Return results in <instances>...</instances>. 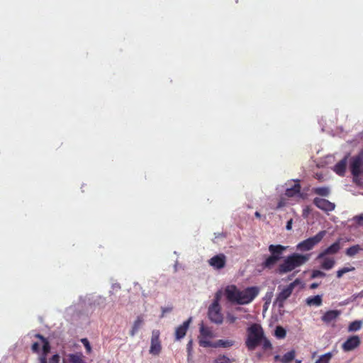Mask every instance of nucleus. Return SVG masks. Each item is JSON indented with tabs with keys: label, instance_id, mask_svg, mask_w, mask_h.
<instances>
[{
	"label": "nucleus",
	"instance_id": "8",
	"mask_svg": "<svg viewBox=\"0 0 363 363\" xmlns=\"http://www.w3.org/2000/svg\"><path fill=\"white\" fill-rule=\"evenodd\" d=\"M160 333L158 330H153L151 337V345L150 353L154 355H158L162 350L161 342L160 340Z\"/></svg>",
	"mask_w": 363,
	"mask_h": 363
},
{
	"label": "nucleus",
	"instance_id": "33",
	"mask_svg": "<svg viewBox=\"0 0 363 363\" xmlns=\"http://www.w3.org/2000/svg\"><path fill=\"white\" fill-rule=\"evenodd\" d=\"M275 335L277 337L284 338L286 336V330L281 326L277 327Z\"/></svg>",
	"mask_w": 363,
	"mask_h": 363
},
{
	"label": "nucleus",
	"instance_id": "14",
	"mask_svg": "<svg viewBox=\"0 0 363 363\" xmlns=\"http://www.w3.org/2000/svg\"><path fill=\"white\" fill-rule=\"evenodd\" d=\"M240 290L234 285L228 286L225 289V296L227 299L230 302L238 303Z\"/></svg>",
	"mask_w": 363,
	"mask_h": 363
},
{
	"label": "nucleus",
	"instance_id": "28",
	"mask_svg": "<svg viewBox=\"0 0 363 363\" xmlns=\"http://www.w3.org/2000/svg\"><path fill=\"white\" fill-rule=\"evenodd\" d=\"M295 357V352L291 350L290 352H286L284 354L281 358V362L282 363H290Z\"/></svg>",
	"mask_w": 363,
	"mask_h": 363
},
{
	"label": "nucleus",
	"instance_id": "21",
	"mask_svg": "<svg viewBox=\"0 0 363 363\" xmlns=\"http://www.w3.org/2000/svg\"><path fill=\"white\" fill-rule=\"evenodd\" d=\"M312 192L320 196L328 197L330 194V189L328 186L315 187L312 189Z\"/></svg>",
	"mask_w": 363,
	"mask_h": 363
},
{
	"label": "nucleus",
	"instance_id": "23",
	"mask_svg": "<svg viewBox=\"0 0 363 363\" xmlns=\"http://www.w3.org/2000/svg\"><path fill=\"white\" fill-rule=\"evenodd\" d=\"M235 341L232 340H218L213 343V347H230L234 345Z\"/></svg>",
	"mask_w": 363,
	"mask_h": 363
},
{
	"label": "nucleus",
	"instance_id": "2",
	"mask_svg": "<svg viewBox=\"0 0 363 363\" xmlns=\"http://www.w3.org/2000/svg\"><path fill=\"white\" fill-rule=\"evenodd\" d=\"M264 337V332L258 323L251 324L246 330L245 346L249 351H253L261 345Z\"/></svg>",
	"mask_w": 363,
	"mask_h": 363
},
{
	"label": "nucleus",
	"instance_id": "45",
	"mask_svg": "<svg viewBox=\"0 0 363 363\" xmlns=\"http://www.w3.org/2000/svg\"><path fill=\"white\" fill-rule=\"evenodd\" d=\"M342 271H343V272L345 274V273H347V272H350L354 271V267H343V268H342Z\"/></svg>",
	"mask_w": 363,
	"mask_h": 363
},
{
	"label": "nucleus",
	"instance_id": "36",
	"mask_svg": "<svg viewBox=\"0 0 363 363\" xmlns=\"http://www.w3.org/2000/svg\"><path fill=\"white\" fill-rule=\"evenodd\" d=\"M325 277V273L320 270H313L311 274L312 278H318V277Z\"/></svg>",
	"mask_w": 363,
	"mask_h": 363
},
{
	"label": "nucleus",
	"instance_id": "17",
	"mask_svg": "<svg viewBox=\"0 0 363 363\" xmlns=\"http://www.w3.org/2000/svg\"><path fill=\"white\" fill-rule=\"evenodd\" d=\"M317 260H321L320 262V267L325 270L331 269L335 264V260L334 257H328V255H325L324 257L318 258Z\"/></svg>",
	"mask_w": 363,
	"mask_h": 363
},
{
	"label": "nucleus",
	"instance_id": "6",
	"mask_svg": "<svg viewBox=\"0 0 363 363\" xmlns=\"http://www.w3.org/2000/svg\"><path fill=\"white\" fill-rule=\"evenodd\" d=\"M259 289L257 286H250L240 291L238 304L244 305L252 302L258 295Z\"/></svg>",
	"mask_w": 363,
	"mask_h": 363
},
{
	"label": "nucleus",
	"instance_id": "41",
	"mask_svg": "<svg viewBox=\"0 0 363 363\" xmlns=\"http://www.w3.org/2000/svg\"><path fill=\"white\" fill-rule=\"evenodd\" d=\"M286 204V201L284 199H281L277 203V208H281Z\"/></svg>",
	"mask_w": 363,
	"mask_h": 363
},
{
	"label": "nucleus",
	"instance_id": "31",
	"mask_svg": "<svg viewBox=\"0 0 363 363\" xmlns=\"http://www.w3.org/2000/svg\"><path fill=\"white\" fill-rule=\"evenodd\" d=\"M206 337H199V343L201 347H213V343L206 339Z\"/></svg>",
	"mask_w": 363,
	"mask_h": 363
},
{
	"label": "nucleus",
	"instance_id": "32",
	"mask_svg": "<svg viewBox=\"0 0 363 363\" xmlns=\"http://www.w3.org/2000/svg\"><path fill=\"white\" fill-rule=\"evenodd\" d=\"M214 363H231V360L225 355H220L215 359Z\"/></svg>",
	"mask_w": 363,
	"mask_h": 363
},
{
	"label": "nucleus",
	"instance_id": "49",
	"mask_svg": "<svg viewBox=\"0 0 363 363\" xmlns=\"http://www.w3.org/2000/svg\"><path fill=\"white\" fill-rule=\"evenodd\" d=\"M255 216L257 217V218H261V214L258 212V211H256L255 213Z\"/></svg>",
	"mask_w": 363,
	"mask_h": 363
},
{
	"label": "nucleus",
	"instance_id": "12",
	"mask_svg": "<svg viewBox=\"0 0 363 363\" xmlns=\"http://www.w3.org/2000/svg\"><path fill=\"white\" fill-rule=\"evenodd\" d=\"M208 264L216 269H220L226 264V257L224 254H218L208 260Z\"/></svg>",
	"mask_w": 363,
	"mask_h": 363
},
{
	"label": "nucleus",
	"instance_id": "9",
	"mask_svg": "<svg viewBox=\"0 0 363 363\" xmlns=\"http://www.w3.org/2000/svg\"><path fill=\"white\" fill-rule=\"evenodd\" d=\"M362 165V158L360 155L352 157L350 168L354 180L362 174L361 167Z\"/></svg>",
	"mask_w": 363,
	"mask_h": 363
},
{
	"label": "nucleus",
	"instance_id": "27",
	"mask_svg": "<svg viewBox=\"0 0 363 363\" xmlns=\"http://www.w3.org/2000/svg\"><path fill=\"white\" fill-rule=\"evenodd\" d=\"M362 320H354L350 323L348 326L349 332H355L361 329L362 327Z\"/></svg>",
	"mask_w": 363,
	"mask_h": 363
},
{
	"label": "nucleus",
	"instance_id": "1",
	"mask_svg": "<svg viewBox=\"0 0 363 363\" xmlns=\"http://www.w3.org/2000/svg\"><path fill=\"white\" fill-rule=\"evenodd\" d=\"M309 257V255L293 253L285 257L283 262L278 265L276 272L280 275L291 272L307 262Z\"/></svg>",
	"mask_w": 363,
	"mask_h": 363
},
{
	"label": "nucleus",
	"instance_id": "24",
	"mask_svg": "<svg viewBox=\"0 0 363 363\" xmlns=\"http://www.w3.org/2000/svg\"><path fill=\"white\" fill-rule=\"evenodd\" d=\"M306 301L308 306H320L323 302L322 297L320 295H316L314 296L308 297V298H307Z\"/></svg>",
	"mask_w": 363,
	"mask_h": 363
},
{
	"label": "nucleus",
	"instance_id": "47",
	"mask_svg": "<svg viewBox=\"0 0 363 363\" xmlns=\"http://www.w3.org/2000/svg\"><path fill=\"white\" fill-rule=\"evenodd\" d=\"M343 274H345V273L343 272V271L342 270V269H340L339 270H337V278H341Z\"/></svg>",
	"mask_w": 363,
	"mask_h": 363
},
{
	"label": "nucleus",
	"instance_id": "10",
	"mask_svg": "<svg viewBox=\"0 0 363 363\" xmlns=\"http://www.w3.org/2000/svg\"><path fill=\"white\" fill-rule=\"evenodd\" d=\"M313 203L317 208L325 212L333 211L335 208V204L334 203H332L325 199L319 197L314 198Z\"/></svg>",
	"mask_w": 363,
	"mask_h": 363
},
{
	"label": "nucleus",
	"instance_id": "51",
	"mask_svg": "<svg viewBox=\"0 0 363 363\" xmlns=\"http://www.w3.org/2000/svg\"><path fill=\"white\" fill-rule=\"evenodd\" d=\"M362 173L363 174V171H362Z\"/></svg>",
	"mask_w": 363,
	"mask_h": 363
},
{
	"label": "nucleus",
	"instance_id": "39",
	"mask_svg": "<svg viewBox=\"0 0 363 363\" xmlns=\"http://www.w3.org/2000/svg\"><path fill=\"white\" fill-rule=\"evenodd\" d=\"M32 351L35 353H38L40 352V345L38 342H34L32 345Z\"/></svg>",
	"mask_w": 363,
	"mask_h": 363
},
{
	"label": "nucleus",
	"instance_id": "4",
	"mask_svg": "<svg viewBox=\"0 0 363 363\" xmlns=\"http://www.w3.org/2000/svg\"><path fill=\"white\" fill-rule=\"evenodd\" d=\"M325 234V230L320 231L315 236L311 237L299 242L296 246V249L301 252L312 250L316 245H318L323 239Z\"/></svg>",
	"mask_w": 363,
	"mask_h": 363
},
{
	"label": "nucleus",
	"instance_id": "35",
	"mask_svg": "<svg viewBox=\"0 0 363 363\" xmlns=\"http://www.w3.org/2000/svg\"><path fill=\"white\" fill-rule=\"evenodd\" d=\"M81 342L83 344V345L84 346V347H85V349L86 350V352L88 354L91 353V347L90 345V343H89V340L86 338H82L81 340Z\"/></svg>",
	"mask_w": 363,
	"mask_h": 363
},
{
	"label": "nucleus",
	"instance_id": "18",
	"mask_svg": "<svg viewBox=\"0 0 363 363\" xmlns=\"http://www.w3.org/2000/svg\"><path fill=\"white\" fill-rule=\"evenodd\" d=\"M346 167L347 157H345L335 165L334 172L340 176H344L346 171Z\"/></svg>",
	"mask_w": 363,
	"mask_h": 363
},
{
	"label": "nucleus",
	"instance_id": "19",
	"mask_svg": "<svg viewBox=\"0 0 363 363\" xmlns=\"http://www.w3.org/2000/svg\"><path fill=\"white\" fill-rule=\"evenodd\" d=\"M301 191V185L299 182L297 181L296 183L290 188H287L285 191V195L287 197H293L296 194H299Z\"/></svg>",
	"mask_w": 363,
	"mask_h": 363
},
{
	"label": "nucleus",
	"instance_id": "15",
	"mask_svg": "<svg viewBox=\"0 0 363 363\" xmlns=\"http://www.w3.org/2000/svg\"><path fill=\"white\" fill-rule=\"evenodd\" d=\"M341 249L340 239L333 243L330 246L325 248L318 255V258L324 257L325 255H335Z\"/></svg>",
	"mask_w": 363,
	"mask_h": 363
},
{
	"label": "nucleus",
	"instance_id": "40",
	"mask_svg": "<svg viewBox=\"0 0 363 363\" xmlns=\"http://www.w3.org/2000/svg\"><path fill=\"white\" fill-rule=\"evenodd\" d=\"M226 319L230 323H233L235 322L237 318L233 315L228 313L226 316Z\"/></svg>",
	"mask_w": 363,
	"mask_h": 363
},
{
	"label": "nucleus",
	"instance_id": "16",
	"mask_svg": "<svg viewBox=\"0 0 363 363\" xmlns=\"http://www.w3.org/2000/svg\"><path fill=\"white\" fill-rule=\"evenodd\" d=\"M341 312L338 310H330L325 312L321 317V320L326 324L335 321L340 315Z\"/></svg>",
	"mask_w": 363,
	"mask_h": 363
},
{
	"label": "nucleus",
	"instance_id": "46",
	"mask_svg": "<svg viewBox=\"0 0 363 363\" xmlns=\"http://www.w3.org/2000/svg\"><path fill=\"white\" fill-rule=\"evenodd\" d=\"M38 363H48L47 358L45 356H40Z\"/></svg>",
	"mask_w": 363,
	"mask_h": 363
},
{
	"label": "nucleus",
	"instance_id": "22",
	"mask_svg": "<svg viewBox=\"0 0 363 363\" xmlns=\"http://www.w3.org/2000/svg\"><path fill=\"white\" fill-rule=\"evenodd\" d=\"M143 323V318L141 316H138L136 320L134 321L131 330L130 331V335L131 337L135 336V335L138 333V330L140 328Z\"/></svg>",
	"mask_w": 363,
	"mask_h": 363
},
{
	"label": "nucleus",
	"instance_id": "25",
	"mask_svg": "<svg viewBox=\"0 0 363 363\" xmlns=\"http://www.w3.org/2000/svg\"><path fill=\"white\" fill-rule=\"evenodd\" d=\"M69 363H85L82 353L69 354L68 355Z\"/></svg>",
	"mask_w": 363,
	"mask_h": 363
},
{
	"label": "nucleus",
	"instance_id": "29",
	"mask_svg": "<svg viewBox=\"0 0 363 363\" xmlns=\"http://www.w3.org/2000/svg\"><path fill=\"white\" fill-rule=\"evenodd\" d=\"M213 333L212 331L206 327L202 325L200 328V337H212Z\"/></svg>",
	"mask_w": 363,
	"mask_h": 363
},
{
	"label": "nucleus",
	"instance_id": "48",
	"mask_svg": "<svg viewBox=\"0 0 363 363\" xmlns=\"http://www.w3.org/2000/svg\"><path fill=\"white\" fill-rule=\"evenodd\" d=\"M318 286V284H316V283H313L311 285V289H315Z\"/></svg>",
	"mask_w": 363,
	"mask_h": 363
},
{
	"label": "nucleus",
	"instance_id": "43",
	"mask_svg": "<svg viewBox=\"0 0 363 363\" xmlns=\"http://www.w3.org/2000/svg\"><path fill=\"white\" fill-rule=\"evenodd\" d=\"M292 223H293V219L291 218L289 220L287 221L286 228L287 230H290L292 228Z\"/></svg>",
	"mask_w": 363,
	"mask_h": 363
},
{
	"label": "nucleus",
	"instance_id": "50",
	"mask_svg": "<svg viewBox=\"0 0 363 363\" xmlns=\"http://www.w3.org/2000/svg\"><path fill=\"white\" fill-rule=\"evenodd\" d=\"M281 357L279 355H276V356L274 357V359H275L276 361H277V360H280V361H281Z\"/></svg>",
	"mask_w": 363,
	"mask_h": 363
},
{
	"label": "nucleus",
	"instance_id": "30",
	"mask_svg": "<svg viewBox=\"0 0 363 363\" xmlns=\"http://www.w3.org/2000/svg\"><path fill=\"white\" fill-rule=\"evenodd\" d=\"M332 357V353L328 352L325 354L321 355L315 363H330Z\"/></svg>",
	"mask_w": 363,
	"mask_h": 363
},
{
	"label": "nucleus",
	"instance_id": "42",
	"mask_svg": "<svg viewBox=\"0 0 363 363\" xmlns=\"http://www.w3.org/2000/svg\"><path fill=\"white\" fill-rule=\"evenodd\" d=\"M162 316H164V315L167 313H169L172 311V307H166V308H162Z\"/></svg>",
	"mask_w": 363,
	"mask_h": 363
},
{
	"label": "nucleus",
	"instance_id": "5",
	"mask_svg": "<svg viewBox=\"0 0 363 363\" xmlns=\"http://www.w3.org/2000/svg\"><path fill=\"white\" fill-rule=\"evenodd\" d=\"M219 296L216 294V298L213 303L209 306L208 315L211 322L216 324L223 323V315L220 313V306L218 303Z\"/></svg>",
	"mask_w": 363,
	"mask_h": 363
},
{
	"label": "nucleus",
	"instance_id": "13",
	"mask_svg": "<svg viewBox=\"0 0 363 363\" xmlns=\"http://www.w3.org/2000/svg\"><path fill=\"white\" fill-rule=\"evenodd\" d=\"M191 320V318H189L188 320H185L182 325L176 328L174 333L176 340L178 341L184 337L189 328Z\"/></svg>",
	"mask_w": 363,
	"mask_h": 363
},
{
	"label": "nucleus",
	"instance_id": "37",
	"mask_svg": "<svg viewBox=\"0 0 363 363\" xmlns=\"http://www.w3.org/2000/svg\"><path fill=\"white\" fill-rule=\"evenodd\" d=\"M353 220L359 225H363V214L356 216L353 218Z\"/></svg>",
	"mask_w": 363,
	"mask_h": 363
},
{
	"label": "nucleus",
	"instance_id": "38",
	"mask_svg": "<svg viewBox=\"0 0 363 363\" xmlns=\"http://www.w3.org/2000/svg\"><path fill=\"white\" fill-rule=\"evenodd\" d=\"M60 357L59 354H54L49 361V363H60Z\"/></svg>",
	"mask_w": 363,
	"mask_h": 363
},
{
	"label": "nucleus",
	"instance_id": "44",
	"mask_svg": "<svg viewBox=\"0 0 363 363\" xmlns=\"http://www.w3.org/2000/svg\"><path fill=\"white\" fill-rule=\"evenodd\" d=\"M192 345H193V341H192V340H190L186 345V350L189 353H190L192 350Z\"/></svg>",
	"mask_w": 363,
	"mask_h": 363
},
{
	"label": "nucleus",
	"instance_id": "3",
	"mask_svg": "<svg viewBox=\"0 0 363 363\" xmlns=\"http://www.w3.org/2000/svg\"><path fill=\"white\" fill-rule=\"evenodd\" d=\"M287 247L281 245H270L269 251L271 255L262 263L263 269H272L281 259V255Z\"/></svg>",
	"mask_w": 363,
	"mask_h": 363
},
{
	"label": "nucleus",
	"instance_id": "20",
	"mask_svg": "<svg viewBox=\"0 0 363 363\" xmlns=\"http://www.w3.org/2000/svg\"><path fill=\"white\" fill-rule=\"evenodd\" d=\"M35 337L40 339L43 343V354L41 356H45L47 358L48 354L50 350V345L48 340L40 334H36Z\"/></svg>",
	"mask_w": 363,
	"mask_h": 363
},
{
	"label": "nucleus",
	"instance_id": "26",
	"mask_svg": "<svg viewBox=\"0 0 363 363\" xmlns=\"http://www.w3.org/2000/svg\"><path fill=\"white\" fill-rule=\"evenodd\" d=\"M361 250H363V248H362L360 245H354L347 249L346 255L349 257H353L359 253Z\"/></svg>",
	"mask_w": 363,
	"mask_h": 363
},
{
	"label": "nucleus",
	"instance_id": "7",
	"mask_svg": "<svg viewBox=\"0 0 363 363\" xmlns=\"http://www.w3.org/2000/svg\"><path fill=\"white\" fill-rule=\"evenodd\" d=\"M298 283V280L296 279L277 294L275 303L279 306V308L284 307L285 301L291 295L294 287Z\"/></svg>",
	"mask_w": 363,
	"mask_h": 363
},
{
	"label": "nucleus",
	"instance_id": "11",
	"mask_svg": "<svg viewBox=\"0 0 363 363\" xmlns=\"http://www.w3.org/2000/svg\"><path fill=\"white\" fill-rule=\"evenodd\" d=\"M361 340L359 336L353 335L350 336L347 340L342 345V349L345 352L352 351L360 345Z\"/></svg>",
	"mask_w": 363,
	"mask_h": 363
},
{
	"label": "nucleus",
	"instance_id": "34",
	"mask_svg": "<svg viewBox=\"0 0 363 363\" xmlns=\"http://www.w3.org/2000/svg\"><path fill=\"white\" fill-rule=\"evenodd\" d=\"M261 344L262 345L263 350H271L272 348V343L265 336L263 340H262Z\"/></svg>",
	"mask_w": 363,
	"mask_h": 363
}]
</instances>
